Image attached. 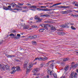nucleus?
<instances>
[{"label": "nucleus", "instance_id": "obj_53", "mask_svg": "<svg viewBox=\"0 0 78 78\" xmlns=\"http://www.w3.org/2000/svg\"><path fill=\"white\" fill-rule=\"evenodd\" d=\"M44 22H45V23H48V22H48V20H46V21H45Z\"/></svg>", "mask_w": 78, "mask_h": 78}, {"label": "nucleus", "instance_id": "obj_7", "mask_svg": "<svg viewBox=\"0 0 78 78\" xmlns=\"http://www.w3.org/2000/svg\"><path fill=\"white\" fill-rule=\"evenodd\" d=\"M69 67H70V66L69 65L66 66L64 69V70L66 71H67L68 69H69Z\"/></svg>", "mask_w": 78, "mask_h": 78}, {"label": "nucleus", "instance_id": "obj_41", "mask_svg": "<svg viewBox=\"0 0 78 78\" xmlns=\"http://www.w3.org/2000/svg\"><path fill=\"white\" fill-rule=\"evenodd\" d=\"M57 34H58V35H61V32H57Z\"/></svg>", "mask_w": 78, "mask_h": 78}, {"label": "nucleus", "instance_id": "obj_19", "mask_svg": "<svg viewBox=\"0 0 78 78\" xmlns=\"http://www.w3.org/2000/svg\"><path fill=\"white\" fill-rule=\"evenodd\" d=\"M9 36H13L11 37L12 38H14V36H16V35H14V34H11Z\"/></svg>", "mask_w": 78, "mask_h": 78}, {"label": "nucleus", "instance_id": "obj_1", "mask_svg": "<svg viewBox=\"0 0 78 78\" xmlns=\"http://www.w3.org/2000/svg\"><path fill=\"white\" fill-rule=\"evenodd\" d=\"M28 63V60H27L25 62L23 65V67L24 69H26L27 68V70H26L27 74H28L30 72V70H31V68L33 67V65L31 63H30L27 65Z\"/></svg>", "mask_w": 78, "mask_h": 78}, {"label": "nucleus", "instance_id": "obj_63", "mask_svg": "<svg viewBox=\"0 0 78 78\" xmlns=\"http://www.w3.org/2000/svg\"><path fill=\"white\" fill-rule=\"evenodd\" d=\"M61 28H63V25H61Z\"/></svg>", "mask_w": 78, "mask_h": 78}, {"label": "nucleus", "instance_id": "obj_28", "mask_svg": "<svg viewBox=\"0 0 78 78\" xmlns=\"http://www.w3.org/2000/svg\"><path fill=\"white\" fill-rule=\"evenodd\" d=\"M43 26H44V28L45 29H46L47 30H48V28L47 26H45V24H44Z\"/></svg>", "mask_w": 78, "mask_h": 78}, {"label": "nucleus", "instance_id": "obj_37", "mask_svg": "<svg viewBox=\"0 0 78 78\" xmlns=\"http://www.w3.org/2000/svg\"><path fill=\"white\" fill-rule=\"evenodd\" d=\"M17 37H20V36H20V34H17Z\"/></svg>", "mask_w": 78, "mask_h": 78}, {"label": "nucleus", "instance_id": "obj_36", "mask_svg": "<svg viewBox=\"0 0 78 78\" xmlns=\"http://www.w3.org/2000/svg\"><path fill=\"white\" fill-rule=\"evenodd\" d=\"M74 67L76 68V67H78V64H76V65L73 66Z\"/></svg>", "mask_w": 78, "mask_h": 78}, {"label": "nucleus", "instance_id": "obj_3", "mask_svg": "<svg viewBox=\"0 0 78 78\" xmlns=\"http://www.w3.org/2000/svg\"><path fill=\"white\" fill-rule=\"evenodd\" d=\"M55 8H70V6H58L56 7H55Z\"/></svg>", "mask_w": 78, "mask_h": 78}, {"label": "nucleus", "instance_id": "obj_44", "mask_svg": "<svg viewBox=\"0 0 78 78\" xmlns=\"http://www.w3.org/2000/svg\"><path fill=\"white\" fill-rule=\"evenodd\" d=\"M73 67H74L73 65H72V66H71V67H70V69H72V68Z\"/></svg>", "mask_w": 78, "mask_h": 78}, {"label": "nucleus", "instance_id": "obj_62", "mask_svg": "<svg viewBox=\"0 0 78 78\" xmlns=\"http://www.w3.org/2000/svg\"><path fill=\"white\" fill-rule=\"evenodd\" d=\"M49 27H50L51 28L52 27H53V25H49Z\"/></svg>", "mask_w": 78, "mask_h": 78}, {"label": "nucleus", "instance_id": "obj_4", "mask_svg": "<svg viewBox=\"0 0 78 78\" xmlns=\"http://www.w3.org/2000/svg\"><path fill=\"white\" fill-rule=\"evenodd\" d=\"M36 38H37V36L36 35H34L28 37L27 39H36Z\"/></svg>", "mask_w": 78, "mask_h": 78}, {"label": "nucleus", "instance_id": "obj_57", "mask_svg": "<svg viewBox=\"0 0 78 78\" xmlns=\"http://www.w3.org/2000/svg\"><path fill=\"white\" fill-rule=\"evenodd\" d=\"M27 5H28V6H30L31 5V4L29 3L27 4Z\"/></svg>", "mask_w": 78, "mask_h": 78}, {"label": "nucleus", "instance_id": "obj_47", "mask_svg": "<svg viewBox=\"0 0 78 78\" xmlns=\"http://www.w3.org/2000/svg\"><path fill=\"white\" fill-rule=\"evenodd\" d=\"M15 56L14 55H10V58H13V57H14Z\"/></svg>", "mask_w": 78, "mask_h": 78}, {"label": "nucleus", "instance_id": "obj_15", "mask_svg": "<svg viewBox=\"0 0 78 78\" xmlns=\"http://www.w3.org/2000/svg\"><path fill=\"white\" fill-rule=\"evenodd\" d=\"M30 8H33L34 9H36L37 8V6L33 5L30 7Z\"/></svg>", "mask_w": 78, "mask_h": 78}, {"label": "nucleus", "instance_id": "obj_23", "mask_svg": "<svg viewBox=\"0 0 78 78\" xmlns=\"http://www.w3.org/2000/svg\"><path fill=\"white\" fill-rule=\"evenodd\" d=\"M54 66V64H53V63H51L50 65V67L51 68H52V69H53V67Z\"/></svg>", "mask_w": 78, "mask_h": 78}, {"label": "nucleus", "instance_id": "obj_46", "mask_svg": "<svg viewBox=\"0 0 78 78\" xmlns=\"http://www.w3.org/2000/svg\"><path fill=\"white\" fill-rule=\"evenodd\" d=\"M18 4L19 5H20V6H22L23 5V4H21L20 3H18Z\"/></svg>", "mask_w": 78, "mask_h": 78}, {"label": "nucleus", "instance_id": "obj_61", "mask_svg": "<svg viewBox=\"0 0 78 78\" xmlns=\"http://www.w3.org/2000/svg\"><path fill=\"white\" fill-rule=\"evenodd\" d=\"M22 8L26 9V8H27V6H25V7H22Z\"/></svg>", "mask_w": 78, "mask_h": 78}, {"label": "nucleus", "instance_id": "obj_40", "mask_svg": "<svg viewBox=\"0 0 78 78\" xmlns=\"http://www.w3.org/2000/svg\"><path fill=\"white\" fill-rule=\"evenodd\" d=\"M36 20H37L38 19H39V17H37V16H35V18H34Z\"/></svg>", "mask_w": 78, "mask_h": 78}, {"label": "nucleus", "instance_id": "obj_39", "mask_svg": "<svg viewBox=\"0 0 78 78\" xmlns=\"http://www.w3.org/2000/svg\"><path fill=\"white\" fill-rule=\"evenodd\" d=\"M12 33H16V30H12Z\"/></svg>", "mask_w": 78, "mask_h": 78}, {"label": "nucleus", "instance_id": "obj_58", "mask_svg": "<svg viewBox=\"0 0 78 78\" xmlns=\"http://www.w3.org/2000/svg\"><path fill=\"white\" fill-rule=\"evenodd\" d=\"M54 6V5L53 4L52 6H50L49 8H52V7H53Z\"/></svg>", "mask_w": 78, "mask_h": 78}, {"label": "nucleus", "instance_id": "obj_12", "mask_svg": "<svg viewBox=\"0 0 78 78\" xmlns=\"http://www.w3.org/2000/svg\"><path fill=\"white\" fill-rule=\"evenodd\" d=\"M69 58H65L63 60V62H66V61H69Z\"/></svg>", "mask_w": 78, "mask_h": 78}, {"label": "nucleus", "instance_id": "obj_8", "mask_svg": "<svg viewBox=\"0 0 78 78\" xmlns=\"http://www.w3.org/2000/svg\"><path fill=\"white\" fill-rule=\"evenodd\" d=\"M15 69H16V71H17V72H19V71L20 70V68L19 66H16L15 68Z\"/></svg>", "mask_w": 78, "mask_h": 78}, {"label": "nucleus", "instance_id": "obj_54", "mask_svg": "<svg viewBox=\"0 0 78 78\" xmlns=\"http://www.w3.org/2000/svg\"><path fill=\"white\" fill-rule=\"evenodd\" d=\"M48 16H50V15L48 14H46V17H48Z\"/></svg>", "mask_w": 78, "mask_h": 78}, {"label": "nucleus", "instance_id": "obj_42", "mask_svg": "<svg viewBox=\"0 0 78 78\" xmlns=\"http://www.w3.org/2000/svg\"><path fill=\"white\" fill-rule=\"evenodd\" d=\"M3 44V40H2V41H0V44Z\"/></svg>", "mask_w": 78, "mask_h": 78}, {"label": "nucleus", "instance_id": "obj_2", "mask_svg": "<svg viewBox=\"0 0 78 78\" xmlns=\"http://www.w3.org/2000/svg\"><path fill=\"white\" fill-rule=\"evenodd\" d=\"M39 72L38 69L37 68H34V70H33L32 71L33 72L35 73L33 74V75H37H37H39L40 73L37 74V73H36V72Z\"/></svg>", "mask_w": 78, "mask_h": 78}, {"label": "nucleus", "instance_id": "obj_29", "mask_svg": "<svg viewBox=\"0 0 78 78\" xmlns=\"http://www.w3.org/2000/svg\"><path fill=\"white\" fill-rule=\"evenodd\" d=\"M44 9H39V8H37V11H44L43 10Z\"/></svg>", "mask_w": 78, "mask_h": 78}, {"label": "nucleus", "instance_id": "obj_14", "mask_svg": "<svg viewBox=\"0 0 78 78\" xmlns=\"http://www.w3.org/2000/svg\"><path fill=\"white\" fill-rule=\"evenodd\" d=\"M44 11H51V9H44L43 10Z\"/></svg>", "mask_w": 78, "mask_h": 78}, {"label": "nucleus", "instance_id": "obj_35", "mask_svg": "<svg viewBox=\"0 0 78 78\" xmlns=\"http://www.w3.org/2000/svg\"><path fill=\"white\" fill-rule=\"evenodd\" d=\"M33 28H37V27L36 26L33 25L31 26Z\"/></svg>", "mask_w": 78, "mask_h": 78}, {"label": "nucleus", "instance_id": "obj_11", "mask_svg": "<svg viewBox=\"0 0 78 78\" xmlns=\"http://www.w3.org/2000/svg\"><path fill=\"white\" fill-rule=\"evenodd\" d=\"M42 61H45L48 59V58L47 57H42Z\"/></svg>", "mask_w": 78, "mask_h": 78}, {"label": "nucleus", "instance_id": "obj_34", "mask_svg": "<svg viewBox=\"0 0 78 78\" xmlns=\"http://www.w3.org/2000/svg\"><path fill=\"white\" fill-rule=\"evenodd\" d=\"M49 75H53V72L52 71H51L50 72V73H49Z\"/></svg>", "mask_w": 78, "mask_h": 78}, {"label": "nucleus", "instance_id": "obj_48", "mask_svg": "<svg viewBox=\"0 0 78 78\" xmlns=\"http://www.w3.org/2000/svg\"><path fill=\"white\" fill-rule=\"evenodd\" d=\"M66 27H67V26H66L65 25H63V28H66Z\"/></svg>", "mask_w": 78, "mask_h": 78}, {"label": "nucleus", "instance_id": "obj_43", "mask_svg": "<svg viewBox=\"0 0 78 78\" xmlns=\"http://www.w3.org/2000/svg\"><path fill=\"white\" fill-rule=\"evenodd\" d=\"M16 7H17L18 8H22V7H20V6L16 5Z\"/></svg>", "mask_w": 78, "mask_h": 78}, {"label": "nucleus", "instance_id": "obj_25", "mask_svg": "<svg viewBox=\"0 0 78 78\" xmlns=\"http://www.w3.org/2000/svg\"><path fill=\"white\" fill-rule=\"evenodd\" d=\"M53 75L55 78H57V75L55 73H54Z\"/></svg>", "mask_w": 78, "mask_h": 78}, {"label": "nucleus", "instance_id": "obj_18", "mask_svg": "<svg viewBox=\"0 0 78 78\" xmlns=\"http://www.w3.org/2000/svg\"><path fill=\"white\" fill-rule=\"evenodd\" d=\"M3 9H5V10H8L9 9V8H7L5 6H3Z\"/></svg>", "mask_w": 78, "mask_h": 78}, {"label": "nucleus", "instance_id": "obj_30", "mask_svg": "<svg viewBox=\"0 0 78 78\" xmlns=\"http://www.w3.org/2000/svg\"><path fill=\"white\" fill-rule=\"evenodd\" d=\"M71 16H72L74 17H78V15H73V14H72V15H71Z\"/></svg>", "mask_w": 78, "mask_h": 78}, {"label": "nucleus", "instance_id": "obj_16", "mask_svg": "<svg viewBox=\"0 0 78 78\" xmlns=\"http://www.w3.org/2000/svg\"><path fill=\"white\" fill-rule=\"evenodd\" d=\"M28 28H29V27L28 26H25L23 27V29H24V30H27V29H28Z\"/></svg>", "mask_w": 78, "mask_h": 78}, {"label": "nucleus", "instance_id": "obj_52", "mask_svg": "<svg viewBox=\"0 0 78 78\" xmlns=\"http://www.w3.org/2000/svg\"><path fill=\"white\" fill-rule=\"evenodd\" d=\"M50 70H48V74H49V73H50Z\"/></svg>", "mask_w": 78, "mask_h": 78}, {"label": "nucleus", "instance_id": "obj_24", "mask_svg": "<svg viewBox=\"0 0 78 78\" xmlns=\"http://www.w3.org/2000/svg\"><path fill=\"white\" fill-rule=\"evenodd\" d=\"M44 30H45V29H41L39 30V32H43Z\"/></svg>", "mask_w": 78, "mask_h": 78}, {"label": "nucleus", "instance_id": "obj_55", "mask_svg": "<svg viewBox=\"0 0 78 78\" xmlns=\"http://www.w3.org/2000/svg\"><path fill=\"white\" fill-rule=\"evenodd\" d=\"M60 78H66V76H62Z\"/></svg>", "mask_w": 78, "mask_h": 78}, {"label": "nucleus", "instance_id": "obj_17", "mask_svg": "<svg viewBox=\"0 0 78 78\" xmlns=\"http://www.w3.org/2000/svg\"><path fill=\"white\" fill-rule=\"evenodd\" d=\"M51 30H56V28L53 26H52V27L51 28Z\"/></svg>", "mask_w": 78, "mask_h": 78}, {"label": "nucleus", "instance_id": "obj_56", "mask_svg": "<svg viewBox=\"0 0 78 78\" xmlns=\"http://www.w3.org/2000/svg\"><path fill=\"white\" fill-rule=\"evenodd\" d=\"M40 17H44V15H41Z\"/></svg>", "mask_w": 78, "mask_h": 78}, {"label": "nucleus", "instance_id": "obj_26", "mask_svg": "<svg viewBox=\"0 0 78 78\" xmlns=\"http://www.w3.org/2000/svg\"><path fill=\"white\" fill-rule=\"evenodd\" d=\"M13 38H14L15 39H20V37H18L17 36H14Z\"/></svg>", "mask_w": 78, "mask_h": 78}, {"label": "nucleus", "instance_id": "obj_50", "mask_svg": "<svg viewBox=\"0 0 78 78\" xmlns=\"http://www.w3.org/2000/svg\"><path fill=\"white\" fill-rule=\"evenodd\" d=\"M32 43L33 44H36V41H32Z\"/></svg>", "mask_w": 78, "mask_h": 78}, {"label": "nucleus", "instance_id": "obj_38", "mask_svg": "<svg viewBox=\"0 0 78 78\" xmlns=\"http://www.w3.org/2000/svg\"><path fill=\"white\" fill-rule=\"evenodd\" d=\"M15 61H16V62H20V60L19 59H16H16H15Z\"/></svg>", "mask_w": 78, "mask_h": 78}, {"label": "nucleus", "instance_id": "obj_49", "mask_svg": "<svg viewBox=\"0 0 78 78\" xmlns=\"http://www.w3.org/2000/svg\"><path fill=\"white\" fill-rule=\"evenodd\" d=\"M50 62H54V60H52L51 61H50L49 62H48V63H50Z\"/></svg>", "mask_w": 78, "mask_h": 78}, {"label": "nucleus", "instance_id": "obj_21", "mask_svg": "<svg viewBox=\"0 0 78 78\" xmlns=\"http://www.w3.org/2000/svg\"><path fill=\"white\" fill-rule=\"evenodd\" d=\"M8 7L9 8V9L8 10H10V11H12V9L11 8V6H10V5H9L8 6Z\"/></svg>", "mask_w": 78, "mask_h": 78}, {"label": "nucleus", "instance_id": "obj_6", "mask_svg": "<svg viewBox=\"0 0 78 78\" xmlns=\"http://www.w3.org/2000/svg\"><path fill=\"white\" fill-rule=\"evenodd\" d=\"M77 75V73H75V74L73 75V73H71V76L72 78H76V75Z\"/></svg>", "mask_w": 78, "mask_h": 78}, {"label": "nucleus", "instance_id": "obj_33", "mask_svg": "<svg viewBox=\"0 0 78 78\" xmlns=\"http://www.w3.org/2000/svg\"><path fill=\"white\" fill-rule=\"evenodd\" d=\"M66 33H64L63 32H61V35H65Z\"/></svg>", "mask_w": 78, "mask_h": 78}, {"label": "nucleus", "instance_id": "obj_64", "mask_svg": "<svg viewBox=\"0 0 78 78\" xmlns=\"http://www.w3.org/2000/svg\"><path fill=\"white\" fill-rule=\"evenodd\" d=\"M6 56H7V57H8L9 55H8V54H6Z\"/></svg>", "mask_w": 78, "mask_h": 78}, {"label": "nucleus", "instance_id": "obj_31", "mask_svg": "<svg viewBox=\"0 0 78 78\" xmlns=\"http://www.w3.org/2000/svg\"><path fill=\"white\" fill-rule=\"evenodd\" d=\"M71 28L72 29V30H76V28H75L74 27H73V26H71Z\"/></svg>", "mask_w": 78, "mask_h": 78}, {"label": "nucleus", "instance_id": "obj_10", "mask_svg": "<svg viewBox=\"0 0 78 78\" xmlns=\"http://www.w3.org/2000/svg\"><path fill=\"white\" fill-rule=\"evenodd\" d=\"M4 66L5 68V69H6V70L9 69V67L8 65H4Z\"/></svg>", "mask_w": 78, "mask_h": 78}, {"label": "nucleus", "instance_id": "obj_27", "mask_svg": "<svg viewBox=\"0 0 78 78\" xmlns=\"http://www.w3.org/2000/svg\"><path fill=\"white\" fill-rule=\"evenodd\" d=\"M10 5L12 6V8H14V5H15V4L14 3H12L10 4Z\"/></svg>", "mask_w": 78, "mask_h": 78}, {"label": "nucleus", "instance_id": "obj_20", "mask_svg": "<svg viewBox=\"0 0 78 78\" xmlns=\"http://www.w3.org/2000/svg\"><path fill=\"white\" fill-rule=\"evenodd\" d=\"M61 3H58L55 4H54V6H58V5H61Z\"/></svg>", "mask_w": 78, "mask_h": 78}, {"label": "nucleus", "instance_id": "obj_22", "mask_svg": "<svg viewBox=\"0 0 78 78\" xmlns=\"http://www.w3.org/2000/svg\"><path fill=\"white\" fill-rule=\"evenodd\" d=\"M63 12V14H67L69 13V12L68 11H66L64 12Z\"/></svg>", "mask_w": 78, "mask_h": 78}, {"label": "nucleus", "instance_id": "obj_45", "mask_svg": "<svg viewBox=\"0 0 78 78\" xmlns=\"http://www.w3.org/2000/svg\"><path fill=\"white\" fill-rule=\"evenodd\" d=\"M16 69V67H15V66H14V67H12L11 69L13 70V69Z\"/></svg>", "mask_w": 78, "mask_h": 78}, {"label": "nucleus", "instance_id": "obj_59", "mask_svg": "<svg viewBox=\"0 0 78 78\" xmlns=\"http://www.w3.org/2000/svg\"><path fill=\"white\" fill-rule=\"evenodd\" d=\"M75 6H78V4H75Z\"/></svg>", "mask_w": 78, "mask_h": 78}, {"label": "nucleus", "instance_id": "obj_32", "mask_svg": "<svg viewBox=\"0 0 78 78\" xmlns=\"http://www.w3.org/2000/svg\"><path fill=\"white\" fill-rule=\"evenodd\" d=\"M37 20L39 21V22H41V20H42V19H40V18L39 17Z\"/></svg>", "mask_w": 78, "mask_h": 78}, {"label": "nucleus", "instance_id": "obj_5", "mask_svg": "<svg viewBox=\"0 0 78 78\" xmlns=\"http://www.w3.org/2000/svg\"><path fill=\"white\" fill-rule=\"evenodd\" d=\"M0 69L2 70V71H6V69H5V65H2L0 67Z\"/></svg>", "mask_w": 78, "mask_h": 78}, {"label": "nucleus", "instance_id": "obj_9", "mask_svg": "<svg viewBox=\"0 0 78 78\" xmlns=\"http://www.w3.org/2000/svg\"><path fill=\"white\" fill-rule=\"evenodd\" d=\"M37 59L39 61H42V58H41V57L36 58H35V59H34V61H35V60H37Z\"/></svg>", "mask_w": 78, "mask_h": 78}, {"label": "nucleus", "instance_id": "obj_51", "mask_svg": "<svg viewBox=\"0 0 78 78\" xmlns=\"http://www.w3.org/2000/svg\"><path fill=\"white\" fill-rule=\"evenodd\" d=\"M41 8H46V6H41Z\"/></svg>", "mask_w": 78, "mask_h": 78}, {"label": "nucleus", "instance_id": "obj_60", "mask_svg": "<svg viewBox=\"0 0 78 78\" xmlns=\"http://www.w3.org/2000/svg\"><path fill=\"white\" fill-rule=\"evenodd\" d=\"M56 47H57V48H60V45L57 46Z\"/></svg>", "mask_w": 78, "mask_h": 78}, {"label": "nucleus", "instance_id": "obj_13", "mask_svg": "<svg viewBox=\"0 0 78 78\" xmlns=\"http://www.w3.org/2000/svg\"><path fill=\"white\" fill-rule=\"evenodd\" d=\"M16 72V70L15 69H13L12 72L11 73V74H14L15 72Z\"/></svg>", "mask_w": 78, "mask_h": 78}]
</instances>
